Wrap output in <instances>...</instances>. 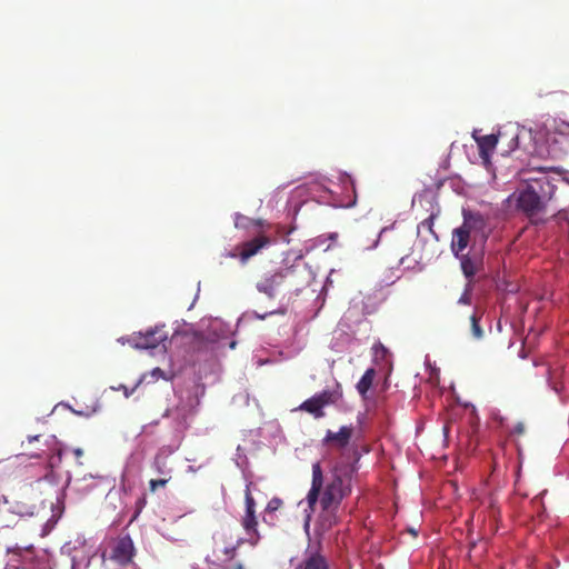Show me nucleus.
Listing matches in <instances>:
<instances>
[{
	"label": "nucleus",
	"mask_w": 569,
	"mask_h": 569,
	"mask_svg": "<svg viewBox=\"0 0 569 569\" xmlns=\"http://www.w3.org/2000/svg\"><path fill=\"white\" fill-rule=\"evenodd\" d=\"M171 480V471L166 472V477L159 479H151L149 481V490L151 492H156L158 488H164L167 483Z\"/></svg>",
	"instance_id": "obj_18"
},
{
	"label": "nucleus",
	"mask_w": 569,
	"mask_h": 569,
	"mask_svg": "<svg viewBox=\"0 0 569 569\" xmlns=\"http://www.w3.org/2000/svg\"><path fill=\"white\" fill-rule=\"evenodd\" d=\"M281 506H282V500H281L280 498L274 497V498H272V499L268 502V505H267V507H266V512H268V513L274 512V511H277L278 509H280V508H281Z\"/></svg>",
	"instance_id": "obj_21"
},
{
	"label": "nucleus",
	"mask_w": 569,
	"mask_h": 569,
	"mask_svg": "<svg viewBox=\"0 0 569 569\" xmlns=\"http://www.w3.org/2000/svg\"><path fill=\"white\" fill-rule=\"evenodd\" d=\"M121 387H122V388H123V390H124V395H126V397H129V396L132 393V390L129 392V391H128V389H127L126 387H123V386H121Z\"/></svg>",
	"instance_id": "obj_32"
},
{
	"label": "nucleus",
	"mask_w": 569,
	"mask_h": 569,
	"mask_svg": "<svg viewBox=\"0 0 569 569\" xmlns=\"http://www.w3.org/2000/svg\"><path fill=\"white\" fill-rule=\"evenodd\" d=\"M74 453H76L77 456H81V455H82V450H81V449H77V450L74 451Z\"/></svg>",
	"instance_id": "obj_33"
},
{
	"label": "nucleus",
	"mask_w": 569,
	"mask_h": 569,
	"mask_svg": "<svg viewBox=\"0 0 569 569\" xmlns=\"http://www.w3.org/2000/svg\"><path fill=\"white\" fill-rule=\"evenodd\" d=\"M357 472L355 463H336L325 479L320 461L312 463L311 487L306 500L311 512L320 506L321 525L331 528L338 522V511L345 498L352 491V480Z\"/></svg>",
	"instance_id": "obj_1"
},
{
	"label": "nucleus",
	"mask_w": 569,
	"mask_h": 569,
	"mask_svg": "<svg viewBox=\"0 0 569 569\" xmlns=\"http://www.w3.org/2000/svg\"><path fill=\"white\" fill-rule=\"evenodd\" d=\"M298 409L301 410V411H306V412L312 415L317 419L325 417L323 406L316 398V396H312L311 398L305 400L299 406Z\"/></svg>",
	"instance_id": "obj_15"
},
{
	"label": "nucleus",
	"mask_w": 569,
	"mask_h": 569,
	"mask_svg": "<svg viewBox=\"0 0 569 569\" xmlns=\"http://www.w3.org/2000/svg\"><path fill=\"white\" fill-rule=\"evenodd\" d=\"M167 340L168 332L163 325L150 328L146 332H133L126 338L119 339L122 345L128 343L136 349H154Z\"/></svg>",
	"instance_id": "obj_4"
},
{
	"label": "nucleus",
	"mask_w": 569,
	"mask_h": 569,
	"mask_svg": "<svg viewBox=\"0 0 569 569\" xmlns=\"http://www.w3.org/2000/svg\"><path fill=\"white\" fill-rule=\"evenodd\" d=\"M240 525L244 530L246 537L243 538L250 547L254 548L259 545L262 536L258 529V518L256 512L244 511L241 516Z\"/></svg>",
	"instance_id": "obj_9"
},
{
	"label": "nucleus",
	"mask_w": 569,
	"mask_h": 569,
	"mask_svg": "<svg viewBox=\"0 0 569 569\" xmlns=\"http://www.w3.org/2000/svg\"><path fill=\"white\" fill-rule=\"evenodd\" d=\"M23 548L22 547H19V546H8V545H2L0 542V553L4 552V553H11V552H20ZM24 549H28L27 547Z\"/></svg>",
	"instance_id": "obj_23"
},
{
	"label": "nucleus",
	"mask_w": 569,
	"mask_h": 569,
	"mask_svg": "<svg viewBox=\"0 0 569 569\" xmlns=\"http://www.w3.org/2000/svg\"><path fill=\"white\" fill-rule=\"evenodd\" d=\"M250 486H251V483L247 485L246 491H244V505H246L244 511L256 512V500L251 495Z\"/></svg>",
	"instance_id": "obj_19"
},
{
	"label": "nucleus",
	"mask_w": 569,
	"mask_h": 569,
	"mask_svg": "<svg viewBox=\"0 0 569 569\" xmlns=\"http://www.w3.org/2000/svg\"><path fill=\"white\" fill-rule=\"evenodd\" d=\"M315 396L323 406V408L326 406L336 405L338 401L342 399V387L339 382H336L333 389H323L321 392L316 393Z\"/></svg>",
	"instance_id": "obj_13"
},
{
	"label": "nucleus",
	"mask_w": 569,
	"mask_h": 569,
	"mask_svg": "<svg viewBox=\"0 0 569 569\" xmlns=\"http://www.w3.org/2000/svg\"><path fill=\"white\" fill-rule=\"evenodd\" d=\"M375 377L376 370L373 368H369L365 371L363 376L358 381L357 390L362 397H366L368 390L372 387Z\"/></svg>",
	"instance_id": "obj_16"
},
{
	"label": "nucleus",
	"mask_w": 569,
	"mask_h": 569,
	"mask_svg": "<svg viewBox=\"0 0 569 569\" xmlns=\"http://www.w3.org/2000/svg\"><path fill=\"white\" fill-rule=\"evenodd\" d=\"M295 569H330L320 543L309 545Z\"/></svg>",
	"instance_id": "obj_7"
},
{
	"label": "nucleus",
	"mask_w": 569,
	"mask_h": 569,
	"mask_svg": "<svg viewBox=\"0 0 569 569\" xmlns=\"http://www.w3.org/2000/svg\"><path fill=\"white\" fill-rule=\"evenodd\" d=\"M555 191L556 186L551 182L549 176L539 172L537 177L527 179L526 187L519 191L518 208L529 217L536 216L552 199Z\"/></svg>",
	"instance_id": "obj_2"
},
{
	"label": "nucleus",
	"mask_w": 569,
	"mask_h": 569,
	"mask_svg": "<svg viewBox=\"0 0 569 569\" xmlns=\"http://www.w3.org/2000/svg\"><path fill=\"white\" fill-rule=\"evenodd\" d=\"M153 465H154V468L157 469V471L160 475H162V477H166V472L170 471L169 469L164 468V461H162L160 458H156Z\"/></svg>",
	"instance_id": "obj_26"
},
{
	"label": "nucleus",
	"mask_w": 569,
	"mask_h": 569,
	"mask_svg": "<svg viewBox=\"0 0 569 569\" xmlns=\"http://www.w3.org/2000/svg\"><path fill=\"white\" fill-rule=\"evenodd\" d=\"M526 432V426L523 422H517L512 429V433L522 436Z\"/></svg>",
	"instance_id": "obj_27"
},
{
	"label": "nucleus",
	"mask_w": 569,
	"mask_h": 569,
	"mask_svg": "<svg viewBox=\"0 0 569 569\" xmlns=\"http://www.w3.org/2000/svg\"><path fill=\"white\" fill-rule=\"evenodd\" d=\"M272 240L270 237L261 233L248 241L238 244L233 251L227 253V257L238 258L241 263H246L250 258L258 254L262 249L269 247Z\"/></svg>",
	"instance_id": "obj_5"
},
{
	"label": "nucleus",
	"mask_w": 569,
	"mask_h": 569,
	"mask_svg": "<svg viewBox=\"0 0 569 569\" xmlns=\"http://www.w3.org/2000/svg\"><path fill=\"white\" fill-rule=\"evenodd\" d=\"M470 240V227L465 222L461 227L453 230L451 240V251L455 257H460L462 251L468 247Z\"/></svg>",
	"instance_id": "obj_11"
},
{
	"label": "nucleus",
	"mask_w": 569,
	"mask_h": 569,
	"mask_svg": "<svg viewBox=\"0 0 569 569\" xmlns=\"http://www.w3.org/2000/svg\"><path fill=\"white\" fill-rule=\"evenodd\" d=\"M152 375L163 377V371L160 368H156L153 369Z\"/></svg>",
	"instance_id": "obj_31"
},
{
	"label": "nucleus",
	"mask_w": 569,
	"mask_h": 569,
	"mask_svg": "<svg viewBox=\"0 0 569 569\" xmlns=\"http://www.w3.org/2000/svg\"><path fill=\"white\" fill-rule=\"evenodd\" d=\"M505 134H486L477 139L479 153L483 159H487L489 154L495 150L499 138H502Z\"/></svg>",
	"instance_id": "obj_14"
},
{
	"label": "nucleus",
	"mask_w": 569,
	"mask_h": 569,
	"mask_svg": "<svg viewBox=\"0 0 569 569\" xmlns=\"http://www.w3.org/2000/svg\"><path fill=\"white\" fill-rule=\"evenodd\" d=\"M409 532L412 535V536H417V531L415 529H409Z\"/></svg>",
	"instance_id": "obj_34"
},
{
	"label": "nucleus",
	"mask_w": 569,
	"mask_h": 569,
	"mask_svg": "<svg viewBox=\"0 0 569 569\" xmlns=\"http://www.w3.org/2000/svg\"><path fill=\"white\" fill-rule=\"evenodd\" d=\"M433 223H435V214H430L428 218H426L418 224V231L420 232L421 230H427L431 234H435Z\"/></svg>",
	"instance_id": "obj_20"
},
{
	"label": "nucleus",
	"mask_w": 569,
	"mask_h": 569,
	"mask_svg": "<svg viewBox=\"0 0 569 569\" xmlns=\"http://www.w3.org/2000/svg\"><path fill=\"white\" fill-rule=\"evenodd\" d=\"M228 569H249V568L246 565H243L242 562H237Z\"/></svg>",
	"instance_id": "obj_29"
},
{
	"label": "nucleus",
	"mask_w": 569,
	"mask_h": 569,
	"mask_svg": "<svg viewBox=\"0 0 569 569\" xmlns=\"http://www.w3.org/2000/svg\"><path fill=\"white\" fill-rule=\"evenodd\" d=\"M134 556L133 541L129 536L120 538L111 552V559L121 566H126L132 561Z\"/></svg>",
	"instance_id": "obj_10"
},
{
	"label": "nucleus",
	"mask_w": 569,
	"mask_h": 569,
	"mask_svg": "<svg viewBox=\"0 0 569 569\" xmlns=\"http://www.w3.org/2000/svg\"><path fill=\"white\" fill-rule=\"evenodd\" d=\"M457 258L460 260L463 276L467 278L469 284H472L473 277L483 268L482 253L480 251L471 250Z\"/></svg>",
	"instance_id": "obj_8"
},
{
	"label": "nucleus",
	"mask_w": 569,
	"mask_h": 569,
	"mask_svg": "<svg viewBox=\"0 0 569 569\" xmlns=\"http://www.w3.org/2000/svg\"><path fill=\"white\" fill-rule=\"evenodd\" d=\"M243 543L247 542L242 537H238L233 540L230 532H222L216 541L213 552L220 561L230 562L237 558L238 550Z\"/></svg>",
	"instance_id": "obj_6"
},
{
	"label": "nucleus",
	"mask_w": 569,
	"mask_h": 569,
	"mask_svg": "<svg viewBox=\"0 0 569 569\" xmlns=\"http://www.w3.org/2000/svg\"><path fill=\"white\" fill-rule=\"evenodd\" d=\"M7 511L8 508L6 507V503H0V529L8 528L6 518H7Z\"/></svg>",
	"instance_id": "obj_25"
},
{
	"label": "nucleus",
	"mask_w": 569,
	"mask_h": 569,
	"mask_svg": "<svg viewBox=\"0 0 569 569\" xmlns=\"http://www.w3.org/2000/svg\"><path fill=\"white\" fill-rule=\"evenodd\" d=\"M471 286L472 284H469V282L467 283L463 293L461 295V297L458 300L459 303H463V305H470L471 303V295H470Z\"/></svg>",
	"instance_id": "obj_22"
},
{
	"label": "nucleus",
	"mask_w": 569,
	"mask_h": 569,
	"mask_svg": "<svg viewBox=\"0 0 569 569\" xmlns=\"http://www.w3.org/2000/svg\"><path fill=\"white\" fill-rule=\"evenodd\" d=\"M147 505V499L144 496H142L141 498H139L136 502V512L132 517V520L137 519V517L139 516V513L142 511V509L146 507Z\"/></svg>",
	"instance_id": "obj_24"
},
{
	"label": "nucleus",
	"mask_w": 569,
	"mask_h": 569,
	"mask_svg": "<svg viewBox=\"0 0 569 569\" xmlns=\"http://www.w3.org/2000/svg\"><path fill=\"white\" fill-rule=\"evenodd\" d=\"M481 317L482 312L477 309L470 316L471 333L476 339H481L483 337V330L479 325Z\"/></svg>",
	"instance_id": "obj_17"
},
{
	"label": "nucleus",
	"mask_w": 569,
	"mask_h": 569,
	"mask_svg": "<svg viewBox=\"0 0 569 569\" xmlns=\"http://www.w3.org/2000/svg\"><path fill=\"white\" fill-rule=\"evenodd\" d=\"M72 569H74V566L72 567Z\"/></svg>",
	"instance_id": "obj_35"
},
{
	"label": "nucleus",
	"mask_w": 569,
	"mask_h": 569,
	"mask_svg": "<svg viewBox=\"0 0 569 569\" xmlns=\"http://www.w3.org/2000/svg\"><path fill=\"white\" fill-rule=\"evenodd\" d=\"M40 437H41V435L29 436V437H28V442H29V443H32L33 441H39V440H40Z\"/></svg>",
	"instance_id": "obj_30"
},
{
	"label": "nucleus",
	"mask_w": 569,
	"mask_h": 569,
	"mask_svg": "<svg viewBox=\"0 0 569 569\" xmlns=\"http://www.w3.org/2000/svg\"><path fill=\"white\" fill-rule=\"evenodd\" d=\"M518 134H513L511 138L512 146H510V150H513L518 147Z\"/></svg>",
	"instance_id": "obj_28"
},
{
	"label": "nucleus",
	"mask_w": 569,
	"mask_h": 569,
	"mask_svg": "<svg viewBox=\"0 0 569 569\" xmlns=\"http://www.w3.org/2000/svg\"><path fill=\"white\" fill-rule=\"evenodd\" d=\"M353 435L352 426H342L338 432H333L328 430L325 438L323 443H335L338 448H345L349 445Z\"/></svg>",
	"instance_id": "obj_12"
},
{
	"label": "nucleus",
	"mask_w": 569,
	"mask_h": 569,
	"mask_svg": "<svg viewBox=\"0 0 569 569\" xmlns=\"http://www.w3.org/2000/svg\"><path fill=\"white\" fill-rule=\"evenodd\" d=\"M297 270L293 266H283L264 272L256 283L260 293L273 299L283 291L298 289Z\"/></svg>",
	"instance_id": "obj_3"
}]
</instances>
